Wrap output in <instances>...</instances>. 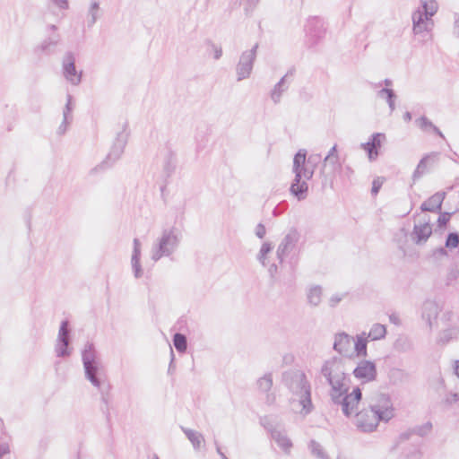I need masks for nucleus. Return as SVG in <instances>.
Here are the masks:
<instances>
[{
  "label": "nucleus",
  "instance_id": "6e6552de",
  "mask_svg": "<svg viewBox=\"0 0 459 459\" xmlns=\"http://www.w3.org/2000/svg\"><path fill=\"white\" fill-rule=\"evenodd\" d=\"M180 238L175 227L163 230L160 238L152 247V259L157 262L163 256L171 255L177 250Z\"/></svg>",
  "mask_w": 459,
  "mask_h": 459
},
{
  "label": "nucleus",
  "instance_id": "bb28decb",
  "mask_svg": "<svg viewBox=\"0 0 459 459\" xmlns=\"http://www.w3.org/2000/svg\"><path fill=\"white\" fill-rule=\"evenodd\" d=\"M339 166V155L336 145H334L324 160V168L330 167L332 170H335Z\"/></svg>",
  "mask_w": 459,
  "mask_h": 459
},
{
  "label": "nucleus",
  "instance_id": "e433bc0d",
  "mask_svg": "<svg viewBox=\"0 0 459 459\" xmlns=\"http://www.w3.org/2000/svg\"><path fill=\"white\" fill-rule=\"evenodd\" d=\"M66 104L65 106V108L63 110V117L66 118H70V117H73L71 113L73 111V103H72V100H73V97L72 95L70 94H67L66 96Z\"/></svg>",
  "mask_w": 459,
  "mask_h": 459
},
{
  "label": "nucleus",
  "instance_id": "412c9836",
  "mask_svg": "<svg viewBox=\"0 0 459 459\" xmlns=\"http://www.w3.org/2000/svg\"><path fill=\"white\" fill-rule=\"evenodd\" d=\"M386 333L385 326L381 324H375L370 328L369 332L366 333V346L368 341H377L384 338Z\"/></svg>",
  "mask_w": 459,
  "mask_h": 459
},
{
  "label": "nucleus",
  "instance_id": "39448f33",
  "mask_svg": "<svg viewBox=\"0 0 459 459\" xmlns=\"http://www.w3.org/2000/svg\"><path fill=\"white\" fill-rule=\"evenodd\" d=\"M299 241V234L295 230H290L281 240L278 247L276 257L273 255V246L270 243H264L260 248V262L264 266L268 267L270 275H273L277 271L276 260L281 262L282 259L292 253Z\"/></svg>",
  "mask_w": 459,
  "mask_h": 459
},
{
  "label": "nucleus",
  "instance_id": "2f4dec72",
  "mask_svg": "<svg viewBox=\"0 0 459 459\" xmlns=\"http://www.w3.org/2000/svg\"><path fill=\"white\" fill-rule=\"evenodd\" d=\"M100 4L98 2H93L88 12L87 24L88 27H91L95 24L99 18Z\"/></svg>",
  "mask_w": 459,
  "mask_h": 459
},
{
  "label": "nucleus",
  "instance_id": "f03ea898",
  "mask_svg": "<svg viewBox=\"0 0 459 459\" xmlns=\"http://www.w3.org/2000/svg\"><path fill=\"white\" fill-rule=\"evenodd\" d=\"M284 385L290 393V405L293 412L306 416L313 410L311 385L306 374L299 369H291L283 375Z\"/></svg>",
  "mask_w": 459,
  "mask_h": 459
},
{
  "label": "nucleus",
  "instance_id": "ddd939ff",
  "mask_svg": "<svg viewBox=\"0 0 459 459\" xmlns=\"http://www.w3.org/2000/svg\"><path fill=\"white\" fill-rule=\"evenodd\" d=\"M353 376L362 384L374 381L377 377V367L375 362L368 359H361L353 369Z\"/></svg>",
  "mask_w": 459,
  "mask_h": 459
},
{
  "label": "nucleus",
  "instance_id": "774afa93",
  "mask_svg": "<svg viewBox=\"0 0 459 459\" xmlns=\"http://www.w3.org/2000/svg\"><path fill=\"white\" fill-rule=\"evenodd\" d=\"M210 0H206V2H209Z\"/></svg>",
  "mask_w": 459,
  "mask_h": 459
},
{
  "label": "nucleus",
  "instance_id": "0e129e2a",
  "mask_svg": "<svg viewBox=\"0 0 459 459\" xmlns=\"http://www.w3.org/2000/svg\"><path fill=\"white\" fill-rule=\"evenodd\" d=\"M255 234L258 237V225L255 228Z\"/></svg>",
  "mask_w": 459,
  "mask_h": 459
},
{
  "label": "nucleus",
  "instance_id": "338daca9",
  "mask_svg": "<svg viewBox=\"0 0 459 459\" xmlns=\"http://www.w3.org/2000/svg\"><path fill=\"white\" fill-rule=\"evenodd\" d=\"M154 459H159V457L157 455H155V458Z\"/></svg>",
  "mask_w": 459,
  "mask_h": 459
},
{
  "label": "nucleus",
  "instance_id": "4c0bfd02",
  "mask_svg": "<svg viewBox=\"0 0 459 459\" xmlns=\"http://www.w3.org/2000/svg\"><path fill=\"white\" fill-rule=\"evenodd\" d=\"M459 245V236L456 233H450L446 241V247L455 248Z\"/></svg>",
  "mask_w": 459,
  "mask_h": 459
},
{
  "label": "nucleus",
  "instance_id": "052dcab7",
  "mask_svg": "<svg viewBox=\"0 0 459 459\" xmlns=\"http://www.w3.org/2000/svg\"><path fill=\"white\" fill-rule=\"evenodd\" d=\"M385 88L389 89V87L392 86V81L388 80V79L385 80Z\"/></svg>",
  "mask_w": 459,
  "mask_h": 459
},
{
  "label": "nucleus",
  "instance_id": "aec40b11",
  "mask_svg": "<svg viewBox=\"0 0 459 459\" xmlns=\"http://www.w3.org/2000/svg\"><path fill=\"white\" fill-rule=\"evenodd\" d=\"M445 198V193L437 192L425 201L420 209L423 212H437L441 208L442 202Z\"/></svg>",
  "mask_w": 459,
  "mask_h": 459
},
{
  "label": "nucleus",
  "instance_id": "f704fd0d",
  "mask_svg": "<svg viewBox=\"0 0 459 459\" xmlns=\"http://www.w3.org/2000/svg\"><path fill=\"white\" fill-rule=\"evenodd\" d=\"M258 0H247L244 6L245 14L251 16L257 5Z\"/></svg>",
  "mask_w": 459,
  "mask_h": 459
},
{
  "label": "nucleus",
  "instance_id": "37998d69",
  "mask_svg": "<svg viewBox=\"0 0 459 459\" xmlns=\"http://www.w3.org/2000/svg\"><path fill=\"white\" fill-rule=\"evenodd\" d=\"M384 184V178H377L374 179L372 183V194L377 195L381 188L382 185Z\"/></svg>",
  "mask_w": 459,
  "mask_h": 459
},
{
  "label": "nucleus",
  "instance_id": "c756f323",
  "mask_svg": "<svg viewBox=\"0 0 459 459\" xmlns=\"http://www.w3.org/2000/svg\"><path fill=\"white\" fill-rule=\"evenodd\" d=\"M70 340H56V344L55 346V351L57 357L65 358L68 357L71 354V349L69 347Z\"/></svg>",
  "mask_w": 459,
  "mask_h": 459
},
{
  "label": "nucleus",
  "instance_id": "49530a36",
  "mask_svg": "<svg viewBox=\"0 0 459 459\" xmlns=\"http://www.w3.org/2000/svg\"><path fill=\"white\" fill-rule=\"evenodd\" d=\"M132 255L141 256V242L138 238L134 239V250Z\"/></svg>",
  "mask_w": 459,
  "mask_h": 459
},
{
  "label": "nucleus",
  "instance_id": "3c124183",
  "mask_svg": "<svg viewBox=\"0 0 459 459\" xmlns=\"http://www.w3.org/2000/svg\"><path fill=\"white\" fill-rule=\"evenodd\" d=\"M53 2L60 9H67L68 8V2H67V0H53Z\"/></svg>",
  "mask_w": 459,
  "mask_h": 459
},
{
  "label": "nucleus",
  "instance_id": "ea45409f",
  "mask_svg": "<svg viewBox=\"0 0 459 459\" xmlns=\"http://www.w3.org/2000/svg\"><path fill=\"white\" fill-rule=\"evenodd\" d=\"M72 120H73V117L65 119V117H63V121H62L61 125L59 126V127L57 128V134L59 135L65 134V133L66 132L68 126L71 124Z\"/></svg>",
  "mask_w": 459,
  "mask_h": 459
},
{
  "label": "nucleus",
  "instance_id": "680f3d73",
  "mask_svg": "<svg viewBox=\"0 0 459 459\" xmlns=\"http://www.w3.org/2000/svg\"><path fill=\"white\" fill-rule=\"evenodd\" d=\"M170 354H171V361H170V365H169V368H171V366H172V363H173V360H174V352H173V350L170 348Z\"/></svg>",
  "mask_w": 459,
  "mask_h": 459
},
{
  "label": "nucleus",
  "instance_id": "72a5a7b5",
  "mask_svg": "<svg viewBox=\"0 0 459 459\" xmlns=\"http://www.w3.org/2000/svg\"><path fill=\"white\" fill-rule=\"evenodd\" d=\"M141 256L132 255L131 264L135 278L139 279L143 275V269L140 263Z\"/></svg>",
  "mask_w": 459,
  "mask_h": 459
},
{
  "label": "nucleus",
  "instance_id": "58836bf2",
  "mask_svg": "<svg viewBox=\"0 0 459 459\" xmlns=\"http://www.w3.org/2000/svg\"><path fill=\"white\" fill-rule=\"evenodd\" d=\"M453 337V331L451 329H446L441 332L438 335L437 342L439 343H446Z\"/></svg>",
  "mask_w": 459,
  "mask_h": 459
},
{
  "label": "nucleus",
  "instance_id": "8fccbe9b",
  "mask_svg": "<svg viewBox=\"0 0 459 459\" xmlns=\"http://www.w3.org/2000/svg\"><path fill=\"white\" fill-rule=\"evenodd\" d=\"M101 401L106 405V411H107V418H109V411H108V394H105L104 392L101 390Z\"/></svg>",
  "mask_w": 459,
  "mask_h": 459
},
{
  "label": "nucleus",
  "instance_id": "f8f14e48",
  "mask_svg": "<svg viewBox=\"0 0 459 459\" xmlns=\"http://www.w3.org/2000/svg\"><path fill=\"white\" fill-rule=\"evenodd\" d=\"M258 48V43H255L253 48L242 53L239 61L236 67L237 81L240 82L249 77L250 73L253 69V65L256 57V49Z\"/></svg>",
  "mask_w": 459,
  "mask_h": 459
},
{
  "label": "nucleus",
  "instance_id": "b1692460",
  "mask_svg": "<svg viewBox=\"0 0 459 459\" xmlns=\"http://www.w3.org/2000/svg\"><path fill=\"white\" fill-rule=\"evenodd\" d=\"M288 77L289 74H286L281 78V80L275 85L274 89L271 92V99L274 103L280 101L281 94L286 91L288 87Z\"/></svg>",
  "mask_w": 459,
  "mask_h": 459
},
{
  "label": "nucleus",
  "instance_id": "c9c22d12",
  "mask_svg": "<svg viewBox=\"0 0 459 459\" xmlns=\"http://www.w3.org/2000/svg\"><path fill=\"white\" fill-rule=\"evenodd\" d=\"M310 449H311L312 454L315 455L316 456L322 458V459L325 458V453H324L323 448L320 446V444H318L315 441H312L310 443Z\"/></svg>",
  "mask_w": 459,
  "mask_h": 459
},
{
  "label": "nucleus",
  "instance_id": "09e8293b",
  "mask_svg": "<svg viewBox=\"0 0 459 459\" xmlns=\"http://www.w3.org/2000/svg\"><path fill=\"white\" fill-rule=\"evenodd\" d=\"M10 453L9 445L6 443L0 444V459L6 454Z\"/></svg>",
  "mask_w": 459,
  "mask_h": 459
},
{
  "label": "nucleus",
  "instance_id": "603ef678",
  "mask_svg": "<svg viewBox=\"0 0 459 459\" xmlns=\"http://www.w3.org/2000/svg\"><path fill=\"white\" fill-rule=\"evenodd\" d=\"M451 368L453 373L459 378V359L453 361Z\"/></svg>",
  "mask_w": 459,
  "mask_h": 459
},
{
  "label": "nucleus",
  "instance_id": "13d9d810",
  "mask_svg": "<svg viewBox=\"0 0 459 459\" xmlns=\"http://www.w3.org/2000/svg\"><path fill=\"white\" fill-rule=\"evenodd\" d=\"M455 26L459 28V14L455 15Z\"/></svg>",
  "mask_w": 459,
  "mask_h": 459
},
{
  "label": "nucleus",
  "instance_id": "473e14b6",
  "mask_svg": "<svg viewBox=\"0 0 459 459\" xmlns=\"http://www.w3.org/2000/svg\"><path fill=\"white\" fill-rule=\"evenodd\" d=\"M57 339H59V341L70 340V328L68 320H63L61 322Z\"/></svg>",
  "mask_w": 459,
  "mask_h": 459
},
{
  "label": "nucleus",
  "instance_id": "c85d7f7f",
  "mask_svg": "<svg viewBox=\"0 0 459 459\" xmlns=\"http://www.w3.org/2000/svg\"><path fill=\"white\" fill-rule=\"evenodd\" d=\"M377 97L379 99L385 100L390 108L391 112L395 108L394 100L396 99V95L394 93L393 90L388 88H384L377 91Z\"/></svg>",
  "mask_w": 459,
  "mask_h": 459
},
{
  "label": "nucleus",
  "instance_id": "f3484780",
  "mask_svg": "<svg viewBox=\"0 0 459 459\" xmlns=\"http://www.w3.org/2000/svg\"><path fill=\"white\" fill-rule=\"evenodd\" d=\"M432 234V226L429 219L424 215L422 221H419L414 225L412 238L417 244L425 242L429 236Z\"/></svg>",
  "mask_w": 459,
  "mask_h": 459
},
{
  "label": "nucleus",
  "instance_id": "c03bdc74",
  "mask_svg": "<svg viewBox=\"0 0 459 459\" xmlns=\"http://www.w3.org/2000/svg\"><path fill=\"white\" fill-rule=\"evenodd\" d=\"M344 298L343 294H333L330 297L328 302L331 307L337 306Z\"/></svg>",
  "mask_w": 459,
  "mask_h": 459
},
{
  "label": "nucleus",
  "instance_id": "4be33fe9",
  "mask_svg": "<svg viewBox=\"0 0 459 459\" xmlns=\"http://www.w3.org/2000/svg\"><path fill=\"white\" fill-rule=\"evenodd\" d=\"M437 153H430L429 155H426L423 157L420 161L419 162L414 174H413V179L420 178L421 175H423L427 170V165L429 161L435 162L437 160Z\"/></svg>",
  "mask_w": 459,
  "mask_h": 459
},
{
  "label": "nucleus",
  "instance_id": "a18cd8bd",
  "mask_svg": "<svg viewBox=\"0 0 459 459\" xmlns=\"http://www.w3.org/2000/svg\"><path fill=\"white\" fill-rule=\"evenodd\" d=\"M431 428H432V424L430 422H427L423 426H421L420 428H419L417 429V433L420 436L427 435L430 431Z\"/></svg>",
  "mask_w": 459,
  "mask_h": 459
},
{
  "label": "nucleus",
  "instance_id": "20e7f679",
  "mask_svg": "<svg viewBox=\"0 0 459 459\" xmlns=\"http://www.w3.org/2000/svg\"><path fill=\"white\" fill-rule=\"evenodd\" d=\"M319 160L318 155H311L307 159L305 150H299L294 156L292 171L295 178L290 186V191L299 200L306 198L308 189L307 181L312 178Z\"/></svg>",
  "mask_w": 459,
  "mask_h": 459
},
{
  "label": "nucleus",
  "instance_id": "423d86ee",
  "mask_svg": "<svg viewBox=\"0 0 459 459\" xmlns=\"http://www.w3.org/2000/svg\"><path fill=\"white\" fill-rule=\"evenodd\" d=\"M366 333L363 332L356 337H351L345 333H339L334 336L333 349L340 354L348 358L366 357L368 350L366 348Z\"/></svg>",
  "mask_w": 459,
  "mask_h": 459
},
{
  "label": "nucleus",
  "instance_id": "0eeeda50",
  "mask_svg": "<svg viewBox=\"0 0 459 459\" xmlns=\"http://www.w3.org/2000/svg\"><path fill=\"white\" fill-rule=\"evenodd\" d=\"M438 9L435 0H420V7L412 13V30L416 35L429 32L434 27L432 17Z\"/></svg>",
  "mask_w": 459,
  "mask_h": 459
},
{
  "label": "nucleus",
  "instance_id": "cd10ccee",
  "mask_svg": "<svg viewBox=\"0 0 459 459\" xmlns=\"http://www.w3.org/2000/svg\"><path fill=\"white\" fill-rule=\"evenodd\" d=\"M415 123L422 131H425V132L433 131L434 133L438 134L440 137L445 138L442 132L427 117H421L416 119Z\"/></svg>",
  "mask_w": 459,
  "mask_h": 459
},
{
  "label": "nucleus",
  "instance_id": "a19ab883",
  "mask_svg": "<svg viewBox=\"0 0 459 459\" xmlns=\"http://www.w3.org/2000/svg\"><path fill=\"white\" fill-rule=\"evenodd\" d=\"M458 401H459V394H457V393H450L443 400V403H445L446 405H451L453 403H457Z\"/></svg>",
  "mask_w": 459,
  "mask_h": 459
},
{
  "label": "nucleus",
  "instance_id": "69168bd1",
  "mask_svg": "<svg viewBox=\"0 0 459 459\" xmlns=\"http://www.w3.org/2000/svg\"><path fill=\"white\" fill-rule=\"evenodd\" d=\"M102 411H104V412L107 414V411H106V409H102Z\"/></svg>",
  "mask_w": 459,
  "mask_h": 459
},
{
  "label": "nucleus",
  "instance_id": "6e6d98bb",
  "mask_svg": "<svg viewBox=\"0 0 459 459\" xmlns=\"http://www.w3.org/2000/svg\"><path fill=\"white\" fill-rule=\"evenodd\" d=\"M403 119L407 122H409L411 119V115L410 112H406L404 115H403Z\"/></svg>",
  "mask_w": 459,
  "mask_h": 459
},
{
  "label": "nucleus",
  "instance_id": "f257e3e1",
  "mask_svg": "<svg viewBox=\"0 0 459 459\" xmlns=\"http://www.w3.org/2000/svg\"><path fill=\"white\" fill-rule=\"evenodd\" d=\"M321 374L331 386L332 401L342 405V411L345 416L352 415L362 398V393L359 387H355L350 394H347L344 360L336 357L325 360L322 365Z\"/></svg>",
  "mask_w": 459,
  "mask_h": 459
},
{
  "label": "nucleus",
  "instance_id": "e2e57ef3",
  "mask_svg": "<svg viewBox=\"0 0 459 459\" xmlns=\"http://www.w3.org/2000/svg\"><path fill=\"white\" fill-rule=\"evenodd\" d=\"M48 28L50 30H57V27L54 24H51V25H48Z\"/></svg>",
  "mask_w": 459,
  "mask_h": 459
},
{
  "label": "nucleus",
  "instance_id": "864d4df0",
  "mask_svg": "<svg viewBox=\"0 0 459 459\" xmlns=\"http://www.w3.org/2000/svg\"><path fill=\"white\" fill-rule=\"evenodd\" d=\"M214 445H215V447H216V452L217 454L221 456V459H229L226 455L221 451V446H219L218 444V441L216 439H214Z\"/></svg>",
  "mask_w": 459,
  "mask_h": 459
},
{
  "label": "nucleus",
  "instance_id": "79ce46f5",
  "mask_svg": "<svg viewBox=\"0 0 459 459\" xmlns=\"http://www.w3.org/2000/svg\"><path fill=\"white\" fill-rule=\"evenodd\" d=\"M206 43L211 46L212 49L214 52V59L218 60L222 56V48L221 47L216 46L214 43H212V40H207Z\"/></svg>",
  "mask_w": 459,
  "mask_h": 459
},
{
  "label": "nucleus",
  "instance_id": "9b49d317",
  "mask_svg": "<svg viewBox=\"0 0 459 459\" xmlns=\"http://www.w3.org/2000/svg\"><path fill=\"white\" fill-rule=\"evenodd\" d=\"M263 425L277 446L284 453H289L292 447V442L288 437L282 424L276 418H266Z\"/></svg>",
  "mask_w": 459,
  "mask_h": 459
},
{
  "label": "nucleus",
  "instance_id": "9d476101",
  "mask_svg": "<svg viewBox=\"0 0 459 459\" xmlns=\"http://www.w3.org/2000/svg\"><path fill=\"white\" fill-rule=\"evenodd\" d=\"M82 360L84 368L85 377L96 387L100 388L101 381L98 377L100 362L97 359V351L94 344L87 342L82 351Z\"/></svg>",
  "mask_w": 459,
  "mask_h": 459
},
{
  "label": "nucleus",
  "instance_id": "7ed1b4c3",
  "mask_svg": "<svg viewBox=\"0 0 459 459\" xmlns=\"http://www.w3.org/2000/svg\"><path fill=\"white\" fill-rule=\"evenodd\" d=\"M394 415L392 402L385 395L373 399L368 407L355 415L354 424L362 432L369 433L377 429L380 421H388Z\"/></svg>",
  "mask_w": 459,
  "mask_h": 459
},
{
  "label": "nucleus",
  "instance_id": "4468645a",
  "mask_svg": "<svg viewBox=\"0 0 459 459\" xmlns=\"http://www.w3.org/2000/svg\"><path fill=\"white\" fill-rule=\"evenodd\" d=\"M62 66L65 78L73 85L80 84L82 73L77 72L75 67V57L72 52L68 51L65 54Z\"/></svg>",
  "mask_w": 459,
  "mask_h": 459
},
{
  "label": "nucleus",
  "instance_id": "de8ad7c7",
  "mask_svg": "<svg viewBox=\"0 0 459 459\" xmlns=\"http://www.w3.org/2000/svg\"><path fill=\"white\" fill-rule=\"evenodd\" d=\"M450 214L449 213H443L438 217L437 222L440 227L445 226L447 221H449Z\"/></svg>",
  "mask_w": 459,
  "mask_h": 459
},
{
  "label": "nucleus",
  "instance_id": "6ab92c4d",
  "mask_svg": "<svg viewBox=\"0 0 459 459\" xmlns=\"http://www.w3.org/2000/svg\"><path fill=\"white\" fill-rule=\"evenodd\" d=\"M176 166L177 154L170 147H167L163 157V172L166 177L169 178L174 173Z\"/></svg>",
  "mask_w": 459,
  "mask_h": 459
},
{
  "label": "nucleus",
  "instance_id": "393cba45",
  "mask_svg": "<svg viewBox=\"0 0 459 459\" xmlns=\"http://www.w3.org/2000/svg\"><path fill=\"white\" fill-rule=\"evenodd\" d=\"M60 41V35L55 34L53 36H49L46 39H44L39 46L42 52L46 54H51L55 51V48Z\"/></svg>",
  "mask_w": 459,
  "mask_h": 459
},
{
  "label": "nucleus",
  "instance_id": "dca6fc26",
  "mask_svg": "<svg viewBox=\"0 0 459 459\" xmlns=\"http://www.w3.org/2000/svg\"><path fill=\"white\" fill-rule=\"evenodd\" d=\"M385 141V135L381 133H377L372 134L369 142L360 144V147L368 152V157L370 161L377 160L378 157V149Z\"/></svg>",
  "mask_w": 459,
  "mask_h": 459
},
{
  "label": "nucleus",
  "instance_id": "4d7b16f0",
  "mask_svg": "<svg viewBox=\"0 0 459 459\" xmlns=\"http://www.w3.org/2000/svg\"><path fill=\"white\" fill-rule=\"evenodd\" d=\"M265 233V229L263 225L260 224V232H259V235H260V238H263V236L264 235Z\"/></svg>",
  "mask_w": 459,
  "mask_h": 459
},
{
  "label": "nucleus",
  "instance_id": "a211bd4d",
  "mask_svg": "<svg viewBox=\"0 0 459 459\" xmlns=\"http://www.w3.org/2000/svg\"><path fill=\"white\" fill-rule=\"evenodd\" d=\"M440 312L438 304L432 300L424 302L422 306V319L426 321L431 330L437 325V318Z\"/></svg>",
  "mask_w": 459,
  "mask_h": 459
},
{
  "label": "nucleus",
  "instance_id": "bf43d9fd",
  "mask_svg": "<svg viewBox=\"0 0 459 459\" xmlns=\"http://www.w3.org/2000/svg\"><path fill=\"white\" fill-rule=\"evenodd\" d=\"M204 146H205V144H204H204H202V143H199L197 144V146H196V152H199L202 149H204Z\"/></svg>",
  "mask_w": 459,
  "mask_h": 459
},
{
  "label": "nucleus",
  "instance_id": "5fc2aeb1",
  "mask_svg": "<svg viewBox=\"0 0 459 459\" xmlns=\"http://www.w3.org/2000/svg\"><path fill=\"white\" fill-rule=\"evenodd\" d=\"M390 321L394 324H398L399 323V318L397 316L395 315H392L390 316Z\"/></svg>",
  "mask_w": 459,
  "mask_h": 459
},
{
  "label": "nucleus",
  "instance_id": "5701e85b",
  "mask_svg": "<svg viewBox=\"0 0 459 459\" xmlns=\"http://www.w3.org/2000/svg\"><path fill=\"white\" fill-rule=\"evenodd\" d=\"M322 288L320 286H311L307 291V302L314 307L318 306L322 300Z\"/></svg>",
  "mask_w": 459,
  "mask_h": 459
},
{
  "label": "nucleus",
  "instance_id": "2eb2a0df",
  "mask_svg": "<svg viewBox=\"0 0 459 459\" xmlns=\"http://www.w3.org/2000/svg\"><path fill=\"white\" fill-rule=\"evenodd\" d=\"M260 400L267 404H272L275 401V391L271 373L264 374L260 377Z\"/></svg>",
  "mask_w": 459,
  "mask_h": 459
},
{
  "label": "nucleus",
  "instance_id": "a878e982",
  "mask_svg": "<svg viewBox=\"0 0 459 459\" xmlns=\"http://www.w3.org/2000/svg\"><path fill=\"white\" fill-rule=\"evenodd\" d=\"M182 430L193 445L194 448L198 450L201 446V444L204 442V436L201 433L190 429L182 428Z\"/></svg>",
  "mask_w": 459,
  "mask_h": 459
},
{
  "label": "nucleus",
  "instance_id": "7c9ffc66",
  "mask_svg": "<svg viewBox=\"0 0 459 459\" xmlns=\"http://www.w3.org/2000/svg\"><path fill=\"white\" fill-rule=\"evenodd\" d=\"M173 344L178 352H185L187 348V340L186 335L180 333H175L173 336Z\"/></svg>",
  "mask_w": 459,
  "mask_h": 459
},
{
  "label": "nucleus",
  "instance_id": "1a4fd4ad",
  "mask_svg": "<svg viewBox=\"0 0 459 459\" xmlns=\"http://www.w3.org/2000/svg\"><path fill=\"white\" fill-rule=\"evenodd\" d=\"M127 126L128 125L126 122L123 125L122 130L117 134L116 139L105 160L91 169V174L104 171L111 168L121 158L128 141L129 133L126 132Z\"/></svg>",
  "mask_w": 459,
  "mask_h": 459
}]
</instances>
